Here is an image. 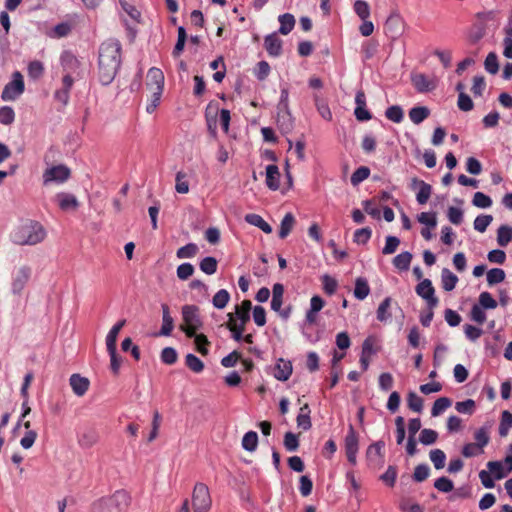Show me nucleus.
I'll return each instance as SVG.
<instances>
[{
    "label": "nucleus",
    "mask_w": 512,
    "mask_h": 512,
    "mask_svg": "<svg viewBox=\"0 0 512 512\" xmlns=\"http://www.w3.org/2000/svg\"><path fill=\"white\" fill-rule=\"evenodd\" d=\"M121 65V44L118 40L108 39L99 48V80L109 85L115 78Z\"/></svg>",
    "instance_id": "1"
},
{
    "label": "nucleus",
    "mask_w": 512,
    "mask_h": 512,
    "mask_svg": "<svg viewBox=\"0 0 512 512\" xmlns=\"http://www.w3.org/2000/svg\"><path fill=\"white\" fill-rule=\"evenodd\" d=\"M46 230L35 220H26L18 225L10 234L11 241L20 246H34L44 241Z\"/></svg>",
    "instance_id": "2"
},
{
    "label": "nucleus",
    "mask_w": 512,
    "mask_h": 512,
    "mask_svg": "<svg viewBox=\"0 0 512 512\" xmlns=\"http://www.w3.org/2000/svg\"><path fill=\"white\" fill-rule=\"evenodd\" d=\"M130 497L124 490H118L109 497H103L92 505V512H127Z\"/></svg>",
    "instance_id": "3"
},
{
    "label": "nucleus",
    "mask_w": 512,
    "mask_h": 512,
    "mask_svg": "<svg viewBox=\"0 0 512 512\" xmlns=\"http://www.w3.org/2000/svg\"><path fill=\"white\" fill-rule=\"evenodd\" d=\"M182 318L184 324L180 328L187 337L192 338V336H195V332L203 325L198 307L195 305H184L182 307Z\"/></svg>",
    "instance_id": "4"
},
{
    "label": "nucleus",
    "mask_w": 512,
    "mask_h": 512,
    "mask_svg": "<svg viewBox=\"0 0 512 512\" xmlns=\"http://www.w3.org/2000/svg\"><path fill=\"white\" fill-rule=\"evenodd\" d=\"M212 506V498L206 484L198 482L192 492V507L194 512H209Z\"/></svg>",
    "instance_id": "5"
},
{
    "label": "nucleus",
    "mask_w": 512,
    "mask_h": 512,
    "mask_svg": "<svg viewBox=\"0 0 512 512\" xmlns=\"http://www.w3.org/2000/svg\"><path fill=\"white\" fill-rule=\"evenodd\" d=\"M71 176V170L64 164L53 165L45 169L42 175L43 185L48 186L52 183L63 184Z\"/></svg>",
    "instance_id": "6"
},
{
    "label": "nucleus",
    "mask_w": 512,
    "mask_h": 512,
    "mask_svg": "<svg viewBox=\"0 0 512 512\" xmlns=\"http://www.w3.org/2000/svg\"><path fill=\"white\" fill-rule=\"evenodd\" d=\"M32 275V268L22 265L14 268L11 276V292L14 295H21Z\"/></svg>",
    "instance_id": "7"
},
{
    "label": "nucleus",
    "mask_w": 512,
    "mask_h": 512,
    "mask_svg": "<svg viewBox=\"0 0 512 512\" xmlns=\"http://www.w3.org/2000/svg\"><path fill=\"white\" fill-rule=\"evenodd\" d=\"M24 91V80L20 72L13 74V79L3 89L1 98L4 101H13Z\"/></svg>",
    "instance_id": "8"
},
{
    "label": "nucleus",
    "mask_w": 512,
    "mask_h": 512,
    "mask_svg": "<svg viewBox=\"0 0 512 512\" xmlns=\"http://www.w3.org/2000/svg\"><path fill=\"white\" fill-rule=\"evenodd\" d=\"M344 446L348 461L353 465L356 464L359 450V438L352 424L348 427V432L344 439Z\"/></svg>",
    "instance_id": "9"
},
{
    "label": "nucleus",
    "mask_w": 512,
    "mask_h": 512,
    "mask_svg": "<svg viewBox=\"0 0 512 512\" xmlns=\"http://www.w3.org/2000/svg\"><path fill=\"white\" fill-rule=\"evenodd\" d=\"M415 291L418 296L426 301L427 308H435L439 300L435 296V289L432 285L431 280L424 279L415 288Z\"/></svg>",
    "instance_id": "10"
},
{
    "label": "nucleus",
    "mask_w": 512,
    "mask_h": 512,
    "mask_svg": "<svg viewBox=\"0 0 512 512\" xmlns=\"http://www.w3.org/2000/svg\"><path fill=\"white\" fill-rule=\"evenodd\" d=\"M411 82L419 93H427L436 89L438 80L436 77H428L423 73H411Z\"/></svg>",
    "instance_id": "11"
},
{
    "label": "nucleus",
    "mask_w": 512,
    "mask_h": 512,
    "mask_svg": "<svg viewBox=\"0 0 512 512\" xmlns=\"http://www.w3.org/2000/svg\"><path fill=\"white\" fill-rule=\"evenodd\" d=\"M99 440V433L96 428L90 426L82 427L77 434V442L84 449L91 448Z\"/></svg>",
    "instance_id": "12"
},
{
    "label": "nucleus",
    "mask_w": 512,
    "mask_h": 512,
    "mask_svg": "<svg viewBox=\"0 0 512 512\" xmlns=\"http://www.w3.org/2000/svg\"><path fill=\"white\" fill-rule=\"evenodd\" d=\"M277 124L282 132L289 133L293 128V117L289 105H277Z\"/></svg>",
    "instance_id": "13"
},
{
    "label": "nucleus",
    "mask_w": 512,
    "mask_h": 512,
    "mask_svg": "<svg viewBox=\"0 0 512 512\" xmlns=\"http://www.w3.org/2000/svg\"><path fill=\"white\" fill-rule=\"evenodd\" d=\"M164 74L156 67H152L147 73V87L154 92H163L164 89Z\"/></svg>",
    "instance_id": "14"
},
{
    "label": "nucleus",
    "mask_w": 512,
    "mask_h": 512,
    "mask_svg": "<svg viewBox=\"0 0 512 512\" xmlns=\"http://www.w3.org/2000/svg\"><path fill=\"white\" fill-rule=\"evenodd\" d=\"M61 66L65 72L64 75H70L72 77L73 74H77L80 68V61L78 58L70 51H64L60 57Z\"/></svg>",
    "instance_id": "15"
},
{
    "label": "nucleus",
    "mask_w": 512,
    "mask_h": 512,
    "mask_svg": "<svg viewBox=\"0 0 512 512\" xmlns=\"http://www.w3.org/2000/svg\"><path fill=\"white\" fill-rule=\"evenodd\" d=\"M384 31L392 40L399 38L403 32V21L398 15L390 16L384 25Z\"/></svg>",
    "instance_id": "16"
},
{
    "label": "nucleus",
    "mask_w": 512,
    "mask_h": 512,
    "mask_svg": "<svg viewBox=\"0 0 512 512\" xmlns=\"http://www.w3.org/2000/svg\"><path fill=\"white\" fill-rule=\"evenodd\" d=\"M69 384L72 388L73 393L78 397H82L88 391L90 381L88 378L75 373L70 376Z\"/></svg>",
    "instance_id": "17"
},
{
    "label": "nucleus",
    "mask_w": 512,
    "mask_h": 512,
    "mask_svg": "<svg viewBox=\"0 0 512 512\" xmlns=\"http://www.w3.org/2000/svg\"><path fill=\"white\" fill-rule=\"evenodd\" d=\"M55 200L58 206L63 211L76 210L79 206L77 198L67 192H60L55 195Z\"/></svg>",
    "instance_id": "18"
},
{
    "label": "nucleus",
    "mask_w": 512,
    "mask_h": 512,
    "mask_svg": "<svg viewBox=\"0 0 512 512\" xmlns=\"http://www.w3.org/2000/svg\"><path fill=\"white\" fill-rule=\"evenodd\" d=\"M264 46L270 56L278 57L282 53V40L276 35V33L265 37Z\"/></svg>",
    "instance_id": "19"
},
{
    "label": "nucleus",
    "mask_w": 512,
    "mask_h": 512,
    "mask_svg": "<svg viewBox=\"0 0 512 512\" xmlns=\"http://www.w3.org/2000/svg\"><path fill=\"white\" fill-rule=\"evenodd\" d=\"M74 79L70 75H64L62 79V88L57 90L54 97L57 101L66 105L69 101V92L73 86Z\"/></svg>",
    "instance_id": "20"
},
{
    "label": "nucleus",
    "mask_w": 512,
    "mask_h": 512,
    "mask_svg": "<svg viewBox=\"0 0 512 512\" xmlns=\"http://www.w3.org/2000/svg\"><path fill=\"white\" fill-rule=\"evenodd\" d=\"M292 374V364L289 360L280 358L274 369V377L279 381H286Z\"/></svg>",
    "instance_id": "21"
},
{
    "label": "nucleus",
    "mask_w": 512,
    "mask_h": 512,
    "mask_svg": "<svg viewBox=\"0 0 512 512\" xmlns=\"http://www.w3.org/2000/svg\"><path fill=\"white\" fill-rule=\"evenodd\" d=\"M162 326L159 332L161 336H170L174 329V320L170 315L169 307L167 304H162Z\"/></svg>",
    "instance_id": "22"
},
{
    "label": "nucleus",
    "mask_w": 512,
    "mask_h": 512,
    "mask_svg": "<svg viewBox=\"0 0 512 512\" xmlns=\"http://www.w3.org/2000/svg\"><path fill=\"white\" fill-rule=\"evenodd\" d=\"M416 186H419V191L416 195V200L419 204L423 205V204L427 203V201L431 195L432 188L426 182L414 178L412 180V187L415 188Z\"/></svg>",
    "instance_id": "23"
},
{
    "label": "nucleus",
    "mask_w": 512,
    "mask_h": 512,
    "mask_svg": "<svg viewBox=\"0 0 512 512\" xmlns=\"http://www.w3.org/2000/svg\"><path fill=\"white\" fill-rule=\"evenodd\" d=\"M280 172L276 165H268L266 167V185L271 190H277L280 186Z\"/></svg>",
    "instance_id": "24"
},
{
    "label": "nucleus",
    "mask_w": 512,
    "mask_h": 512,
    "mask_svg": "<svg viewBox=\"0 0 512 512\" xmlns=\"http://www.w3.org/2000/svg\"><path fill=\"white\" fill-rule=\"evenodd\" d=\"M353 294L358 300H364L370 294V287L366 278H356Z\"/></svg>",
    "instance_id": "25"
},
{
    "label": "nucleus",
    "mask_w": 512,
    "mask_h": 512,
    "mask_svg": "<svg viewBox=\"0 0 512 512\" xmlns=\"http://www.w3.org/2000/svg\"><path fill=\"white\" fill-rule=\"evenodd\" d=\"M430 115V109L426 106H415L409 111L410 120L416 124H421Z\"/></svg>",
    "instance_id": "26"
},
{
    "label": "nucleus",
    "mask_w": 512,
    "mask_h": 512,
    "mask_svg": "<svg viewBox=\"0 0 512 512\" xmlns=\"http://www.w3.org/2000/svg\"><path fill=\"white\" fill-rule=\"evenodd\" d=\"M245 221L250 225L258 227L264 233H271L272 227L258 214L250 213L245 216Z\"/></svg>",
    "instance_id": "27"
},
{
    "label": "nucleus",
    "mask_w": 512,
    "mask_h": 512,
    "mask_svg": "<svg viewBox=\"0 0 512 512\" xmlns=\"http://www.w3.org/2000/svg\"><path fill=\"white\" fill-rule=\"evenodd\" d=\"M458 282V277L448 268H443L441 272L442 288L445 291H452Z\"/></svg>",
    "instance_id": "28"
},
{
    "label": "nucleus",
    "mask_w": 512,
    "mask_h": 512,
    "mask_svg": "<svg viewBox=\"0 0 512 512\" xmlns=\"http://www.w3.org/2000/svg\"><path fill=\"white\" fill-rule=\"evenodd\" d=\"M251 301L244 300L241 306H236L235 314L239 320V325L245 326V324L250 320V310H251Z\"/></svg>",
    "instance_id": "29"
},
{
    "label": "nucleus",
    "mask_w": 512,
    "mask_h": 512,
    "mask_svg": "<svg viewBox=\"0 0 512 512\" xmlns=\"http://www.w3.org/2000/svg\"><path fill=\"white\" fill-rule=\"evenodd\" d=\"M126 324V320L118 321L108 332L106 336V348H116L117 337L121 329Z\"/></svg>",
    "instance_id": "30"
},
{
    "label": "nucleus",
    "mask_w": 512,
    "mask_h": 512,
    "mask_svg": "<svg viewBox=\"0 0 512 512\" xmlns=\"http://www.w3.org/2000/svg\"><path fill=\"white\" fill-rule=\"evenodd\" d=\"M278 21L280 23L279 33L282 35L289 34L295 26V18L290 13L280 15Z\"/></svg>",
    "instance_id": "31"
},
{
    "label": "nucleus",
    "mask_w": 512,
    "mask_h": 512,
    "mask_svg": "<svg viewBox=\"0 0 512 512\" xmlns=\"http://www.w3.org/2000/svg\"><path fill=\"white\" fill-rule=\"evenodd\" d=\"M412 254L408 251H404L393 259V265L400 271H407L412 261Z\"/></svg>",
    "instance_id": "32"
},
{
    "label": "nucleus",
    "mask_w": 512,
    "mask_h": 512,
    "mask_svg": "<svg viewBox=\"0 0 512 512\" xmlns=\"http://www.w3.org/2000/svg\"><path fill=\"white\" fill-rule=\"evenodd\" d=\"M512 241V226L501 225L497 229V243L500 247H506Z\"/></svg>",
    "instance_id": "33"
},
{
    "label": "nucleus",
    "mask_w": 512,
    "mask_h": 512,
    "mask_svg": "<svg viewBox=\"0 0 512 512\" xmlns=\"http://www.w3.org/2000/svg\"><path fill=\"white\" fill-rule=\"evenodd\" d=\"M297 425L299 428H302L303 430H308L311 428L310 408L308 404H304L300 408V412L297 416Z\"/></svg>",
    "instance_id": "34"
},
{
    "label": "nucleus",
    "mask_w": 512,
    "mask_h": 512,
    "mask_svg": "<svg viewBox=\"0 0 512 512\" xmlns=\"http://www.w3.org/2000/svg\"><path fill=\"white\" fill-rule=\"evenodd\" d=\"M295 224V218L292 213H287L280 224L279 237L281 239L286 238L291 232L293 226Z\"/></svg>",
    "instance_id": "35"
},
{
    "label": "nucleus",
    "mask_w": 512,
    "mask_h": 512,
    "mask_svg": "<svg viewBox=\"0 0 512 512\" xmlns=\"http://www.w3.org/2000/svg\"><path fill=\"white\" fill-rule=\"evenodd\" d=\"M258 445V435L254 431H249L242 438V447L246 451L253 452Z\"/></svg>",
    "instance_id": "36"
},
{
    "label": "nucleus",
    "mask_w": 512,
    "mask_h": 512,
    "mask_svg": "<svg viewBox=\"0 0 512 512\" xmlns=\"http://www.w3.org/2000/svg\"><path fill=\"white\" fill-rule=\"evenodd\" d=\"M30 426H31V424L29 421L24 423V427L27 429V431L25 432L24 436L20 440V444L24 449L31 448L37 438L36 431L30 430Z\"/></svg>",
    "instance_id": "37"
},
{
    "label": "nucleus",
    "mask_w": 512,
    "mask_h": 512,
    "mask_svg": "<svg viewBox=\"0 0 512 512\" xmlns=\"http://www.w3.org/2000/svg\"><path fill=\"white\" fill-rule=\"evenodd\" d=\"M230 300V294L226 289H220L212 299V304L217 309H224Z\"/></svg>",
    "instance_id": "38"
},
{
    "label": "nucleus",
    "mask_w": 512,
    "mask_h": 512,
    "mask_svg": "<svg viewBox=\"0 0 512 512\" xmlns=\"http://www.w3.org/2000/svg\"><path fill=\"white\" fill-rule=\"evenodd\" d=\"M186 366L195 373H200L204 369V363L196 355L189 353L185 357Z\"/></svg>",
    "instance_id": "39"
},
{
    "label": "nucleus",
    "mask_w": 512,
    "mask_h": 512,
    "mask_svg": "<svg viewBox=\"0 0 512 512\" xmlns=\"http://www.w3.org/2000/svg\"><path fill=\"white\" fill-rule=\"evenodd\" d=\"M452 404V401L447 397H440L438 398L431 409V415L433 417L439 416L441 413H443L446 409H448Z\"/></svg>",
    "instance_id": "40"
},
{
    "label": "nucleus",
    "mask_w": 512,
    "mask_h": 512,
    "mask_svg": "<svg viewBox=\"0 0 512 512\" xmlns=\"http://www.w3.org/2000/svg\"><path fill=\"white\" fill-rule=\"evenodd\" d=\"M370 175V169L366 166H360L351 175L350 181L353 186H358L366 180Z\"/></svg>",
    "instance_id": "41"
},
{
    "label": "nucleus",
    "mask_w": 512,
    "mask_h": 512,
    "mask_svg": "<svg viewBox=\"0 0 512 512\" xmlns=\"http://www.w3.org/2000/svg\"><path fill=\"white\" fill-rule=\"evenodd\" d=\"M385 116L394 123H400L404 118V112L399 105H392L386 109Z\"/></svg>",
    "instance_id": "42"
},
{
    "label": "nucleus",
    "mask_w": 512,
    "mask_h": 512,
    "mask_svg": "<svg viewBox=\"0 0 512 512\" xmlns=\"http://www.w3.org/2000/svg\"><path fill=\"white\" fill-rule=\"evenodd\" d=\"M198 253V246L194 243H188L187 245L180 247L176 256L179 259L193 258Z\"/></svg>",
    "instance_id": "43"
},
{
    "label": "nucleus",
    "mask_w": 512,
    "mask_h": 512,
    "mask_svg": "<svg viewBox=\"0 0 512 512\" xmlns=\"http://www.w3.org/2000/svg\"><path fill=\"white\" fill-rule=\"evenodd\" d=\"M390 305H391V298L386 297L378 306L377 319L380 322H385L391 317V314L388 312Z\"/></svg>",
    "instance_id": "44"
},
{
    "label": "nucleus",
    "mask_w": 512,
    "mask_h": 512,
    "mask_svg": "<svg viewBox=\"0 0 512 512\" xmlns=\"http://www.w3.org/2000/svg\"><path fill=\"white\" fill-rule=\"evenodd\" d=\"M200 269L207 275H212L217 271V260L214 257L208 256L201 260Z\"/></svg>",
    "instance_id": "45"
},
{
    "label": "nucleus",
    "mask_w": 512,
    "mask_h": 512,
    "mask_svg": "<svg viewBox=\"0 0 512 512\" xmlns=\"http://www.w3.org/2000/svg\"><path fill=\"white\" fill-rule=\"evenodd\" d=\"M408 407L417 413L422 412L423 410V399L418 396L415 392L411 391L408 393L407 397Z\"/></svg>",
    "instance_id": "46"
},
{
    "label": "nucleus",
    "mask_w": 512,
    "mask_h": 512,
    "mask_svg": "<svg viewBox=\"0 0 512 512\" xmlns=\"http://www.w3.org/2000/svg\"><path fill=\"white\" fill-rule=\"evenodd\" d=\"M505 279V272L500 268H493L487 272V282L490 286L501 283Z\"/></svg>",
    "instance_id": "47"
},
{
    "label": "nucleus",
    "mask_w": 512,
    "mask_h": 512,
    "mask_svg": "<svg viewBox=\"0 0 512 512\" xmlns=\"http://www.w3.org/2000/svg\"><path fill=\"white\" fill-rule=\"evenodd\" d=\"M430 460L432 461L434 467L439 470L445 466L446 455L440 449L431 450L429 453Z\"/></svg>",
    "instance_id": "48"
},
{
    "label": "nucleus",
    "mask_w": 512,
    "mask_h": 512,
    "mask_svg": "<svg viewBox=\"0 0 512 512\" xmlns=\"http://www.w3.org/2000/svg\"><path fill=\"white\" fill-rule=\"evenodd\" d=\"M229 323H228V329L233 333V339L235 341H240L243 339L242 333L245 329V326L239 325L237 322L233 319V314L229 313Z\"/></svg>",
    "instance_id": "49"
},
{
    "label": "nucleus",
    "mask_w": 512,
    "mask_h": 512,
    "mask_svg": "<svg viewBox=\"0 0 512 512\" xmlns=\"http://www.w3.org/2000/svg\"><path fill=\"white\" fill-rule=\"evenodd\" d=\"M488 472L493 474L496 479H502L508 474L503 469V465L500 461H489L487 463Z\"/></svg>",
    "instance_id": "50"
},
{
    "label": "nucleus",
    "mask_w": 512,
    "mask_h": 512,
    "mask_svg": "<svg viewBox=\"0 0 512 512\" xmlns=\"http://www.w3.org/2000/svg\"><path fill=\"white\" fill-rule=\"evenodd\" d=\"M492 220L493 217L491 215H479L474 220V229L480 233H484Z\"/></svg>",
    "instance_id": "51"
},
{
    "label": "nucleus",
    "mask_w": 512,
    "mask_h": 512,
    "mask_svg": "<svg viewBox=\"0 0 512 512\" xmlns=\"http://www.w3.org/2000/svg\"><path fill=\"white\" fill-rule=\"evenodd\" d=\"M438 438V433L435 430L425 428L421 430L419 435V441L423 445H431L436 442Z\"/></svg>",
    "instance_id": "52"
},
{
    "label": "nucleus",
    "mask_w": 512,
    "mask_h": 512,
    "mask_svg": "<svg viewBox=\"0 0 512 512\" xmlns=\"http://www.w3.org/2000/svg\"><path fill=\"white\" fill-rule=\"evenodd\" d=\"M354 11L361 20H366L370 16V7L364 0H357L354 3Z\"/></svg>",
    "instance_id": "53"
},
{
    "label": "nucleus",
    "mask_w": 512,
    "mask_h": 512,
    "mask_svg": "<svg viewBox=\"0 0 512 512\" xmlns=\"http://www.w3.org/2000/svg\"><path fill=\"white\" fill-rule=\"evenodd\" d=\"M472 203L478 208H489L492 205V199L482 192H476L473 196Z\"/></svg>",
    "instance_id": "54"
},
{
    "label": "nucleus",
    "mask_w": 512,
    "mask_h": 512,
    "mask_svg": "<svg viewBox=\"0 0 512 512\" xmlns=\"http://www.w3.org/2000/svg\"><path fill=\"white\" fill-rule=\"evenodd\" d=\"M107 351L110 356V368L113 374L117 375L119 373L122 359L117 354V348H107Z\"/></svg>",
    "instance_id": "55"
},
{
    "label": "nucleus",
    "mask_w": 512,
    "mask_h": 512,
    "mask_svg": "<svg viewBox=\"0 0 512 512\" xmlns=\"http://www.w3.org/2000/svg\"><path fill=\"white\" fill-rule=\"evenodd\" d=\"M512 427V414L509 411H503L501 415V422L499 426L500 436H506L508 430Z\"/></svg>",
    "instance_id": "56"
},
{
    "label": "nucleus",
    "mask_w": 512,
    "mask_h": 512,
    "mask_svg": "<svg viewBox=\"0 0 512 512\" xmlns=\"http://www.w3.org/2000/svg\"><path fill=\"white\" fill-rule=\"evenodd\" d=\"M15 120V112L10 106H2L0 108V123L3 125H10Z\"/></svg>",
    "instance_id": "57"
},
{
    "label": "nucleus",
    "mask_w": 512,
    "mask_h": 512,
    "mask_svg": "<svg viewBox=\"0 0 512 512\" xmlns=\"http://www.w3.org/2000/svg\"><path fill=\"white\" fill-rule=\"evenodd\" d=\"M485 69L490 74H496L499 70L497 55L493 52L489 53L484 62Z\"/></svg>",
    "instance_id": "58"
},
{
    "label": "nucleus",
    "mask_w": 512,
    "mask_h": 512,
    "mask_svg": "<svg viewBox=\"0 0 512 512\" xmlns=\"http://www.w3.org/2000/svg\"><path fill=\"white\" fill-rule=\"evenodd\" d=\"M400 244V239L396 236H387L386 237V241H385V246L384 248L382 249V253L384 255H390V254H393L398 246Z\"/></svg>",
    "instance_id": "59"
},
{
    "label": "nucleus",
    "mask_w": 512,
    "mask_h": 512,
    "mask_svg": "<svg viewBox=\"0 0 512 512\" xmlns=\"http://www.w3.org/2000/svg\"><path fill=\"white\" fill-rule=\"evenodd\" d=\"M457 106L464 112L471 111L474 107L471 97L465 92H461L458 95Z\"/></svg>",
    "instance_id": "60"
},
{
    "label": "nucleus",
    "mask_w": 512,
    "mask_h": 512,
    "mask_svg": "<svg viewBox=\"0 0 512 512\" xmlns=\"http://www.w3.org/2000/svg\"><path fill=\"white\" fill-rule=\"evenodd\" d=\"M478 305L483 309H495L497 307V302L489 292H482L479 295Z\"/></svg>",
    "instance_id": "61"
},
{
    "label": "nucleus",
    "mask_w": 512,
    "mask_h": 512,
    "mask_svg": "<svg viewBox=\"0 0 512 512\" xmlns=\"http://www.w3.org/2000/svg\"><path fill=\"white\" fill-rule=\"evenodd\" d=\"M455 409L459 413L471 415L475 410V401L472 399H467L465 401L457 402L455 404Z\"/></svg>",
    "instance_id": "62"
},
{
    "label": "nucleus",
    "mask_w": 512,
    "mask_h": 512,
    "mask_svg": "<svg viewBox=\"0 0 512 512\" xmlns=\"http://www.w3.org/2000/svg\"><path fill=\"white\" fill-rule=\"evenodd\" d=\"M430 475V468L427 464H419L415 467L413 473V479L416 482H422L426 480Z\"/></svg>",
    "instance_id": "63"
},
{
    "label": "nucleus",
    "mask_w": 512,
    "mask_h": 512,
    "mask_svg": "<svg viewBox=\"0 0 512 512\" xmlns=\"http://www.w3.org/2000/svg\"><path fill=\"white\" fill-rule=\"evenodd\" d=\"M44 66L40 61H32L28 65V75L32 79H38L43 75Z\"/></svg>",
    "instance_id": "64"
}]
</instances>
